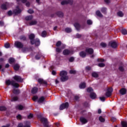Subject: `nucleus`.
<instances>
[{
	"label": "nucleus",
	"instance_id": "27",
	"mask_svg": "<svg viewBox=\"0 0 127 127\" xmlns=\"http://www.w3.org/2000/svg\"><path fill=\"white\" fill-rule=\"evenodd\" d=\"M92 76L94 78H98L99 77V73L96 72H92Z\"/></svg>",
	"mask_w": 127,
	"mask_h": 127
},
{
	"label": "nucleus",
	"instance_id": "37",
	"mask_svg": "<svg viewBox=\"0 0 127 127\" xmlns=\"http://www.w3.org/2000/svg\"><path fill=\"white\" fill-rule=\"evenodd\" d=\"M13 68L16 70L17 71L18 69H19V65L18 64H16L14 65Z\"/></svg>",
	"mask_w": 127,
	"mask_h": 127
},
{
	"label": "nucleus",
	"instance_id": "11",
	"mask_svg": "<svg viewBox=\"0 0 127 127\" xmlns=\"http://www.w3.org/2000/svg\"><path fill=\"white\" fill-rule=\"evenodd\" d=\"M13 78L14 80L17 82H22V81H23V79H22V78H21V77L18 75H15Z\"/></svg>",
	"mask_w": 127,
	"mask_h": 127
},
{
	"label": "nucleus",
	"instance_id": "33",
	"mask_svg": "<svg viewBox=\"0 0 127 127\" xmlns=\"http://www.w3.org/2000/svg\"><path fill=\"white\" fill-rule=\"evenodd\" d=\"M96 94H95L94 93H91L90 94V98L91 99H96Z\"/></svg>",
	"mask_w": 127,
	"mask_h": 127
},
{
	"label": "nucleus",
	"instance_id": "22",
	"mask_svg": "<svg viewBox=\"0 0 127 127\" xmlns=\"http://www.w3.org/2000/svg\"><path fill=\"white\" fill-rule=\"evenodd\" d=\"M16 109L17 110H19V111H21V110H23V109H24V107L21 105H19L16 107Z\"/></svg>",
	"mask_w": 127,
	"mask_h": 127
},
{
	"label": "nucleus",
	"instance_id": "4",
	"mask_svg": "<svg viewBox=\"0 0 127 127\" xmlns=\"http://www.w3.org/2000/svg\"><path fill=\"white\" fill-rule=\"evenodd\" d=\"M11 6V3H9L8 2H5V3L3 4L1 6V8L2 9L6 10L7 8H9Z\"/></svg>",
	"mask_w": 127,
	"mask_h": 127
},
{
	"label": "nucleus",
	"instance_id": "12",
	"mask_svg": "<svg viewBox=\"0 0 127 127\" xmlns=\"http://www.w3.org/2000/svg\"><path fill=\"white\" fill-rule=\"evenodd\" d=\"M25 125H26L23 127V125L20 123L18 125V127H30V122L26 121Z\"/></svg>",
	"mask_w": 127,
	"mask_h": 127
},
{
	"label": "nucleus",
	"instance_id": "41",
	"mask_svg": "<svg viewBox=\"0 0 127 127\" xmlns=\"http://www.w3.org/2000/svg\"><path fill=\"white\" fill-rule=\"evenodd\" d=\"M57 14L58 16H60V17H62V16H63V13L62 12H57Z\"/></svg>",
	"mask_w": 127,
	"mask_h": 127
},
{
	"label": "nucleus",
	"instance_id": "13",
	"mask_svg": "<svg viewBox=\"0 0 127 127\" xmlns=\"http://www.w3.org/2000/svg\"><path fill=\"white\" fill-rule=\"evenodd\" d=\"M34 37H35V35H34V34H31L29 36V38L31 40V44H34V43H33V41L35 40H34Z\"/></svg>",
	"mask_w": 127,
	"mask_h": 127
},
{
	"label": "nucleus",
	"instance_id": "35",
	"mask_svg": "<svg viewBox=\"0 0 127 127\" xmlns=\"http://www.w3.org/2000/svg\"><path fill=\"white\" fill-rule=\"evenodd\" d=\"M64 48H65V45H63V48L62 47L61 49H60L59 48H57L56 51H57V52L60 53V52H61V49H64Z\"/></svg>",
	"mask_w": 127,
	"mask_h": 127
},
{
	"label": "nucleus",
	"instance_id": "16",
	"mask_svg": "<svg viewBox=\"0 0 127 127\" xmlns=\"http://www.w3.org/2000/svg\"><path fill=\"white\" fill-rule=\"evenodd\" d=\"M80 120L81 123H82L83 124H87V123H88V120H87V119H86L84 117L80 118Z\"/></svg>",
	"mask_w": 127,
	"mask_h": 127
},
{
	"label": "nucleus",
	"instance_id": "15",
	"mask_svg": "<svg viewBox=\"0 0 127 127\" xmlns=\"http://www.w3.org/2000/svg\"><path fill=\"white\" fill-rule=\"evenodd\" d=\"M86 52L88 54H93L94 53V50L92 48L86 49Z\"/></svg>",
	"mask_w": 127,
	"mask_h": 127
},
{
	"label": "nucleus",
	"instance_id": "21",
	"mask_svg": "<svg viewBox=\"0 0 127 127\" xmlns=\"http://www.w3.org/2000/svg\"><path fill=\"white\" fill-rule=\"evenodd\" d=\"M31 92L33 94H36L38 92V88L37 87H34L32 89Z\"/></svg>",
	"mask_w": 127,
	"mask_h": 127
},
{
	"label": "nucleus",
	"instance_id": "58",
	"mask_svg": "<svg viewBox=\"0 0 127 127\" xmlns=\"http://www.w3.org/2000/svg\"><path fill=\"white\" fill-rule=\"evenodd\" d=\"M37 99H38V97L35 96L33 97L32 100L33 101H35L36 100H37Z\"/></svg>",
	"mask_w": 127,
	"mask_h": 127
},
{
	"label": "nucleus",
	"instance_id": "62",
	"mask_svg": "<svg viewBox=\"0 0 127 127\" xmlns=\"http://www.w3.org/2000/svg\"><path fill=\"white\" fill-rule=\"evenodd\" d=\"M119 70L120 71H124V67L123 66H120L119 67Z\"/></svg>",
	"mask_w": 127,
	"mask_h": 127
},
{
	"label": "nucleus",
	"instance_id": "50",
	"mask_svg": "<svg viewBox=\"0 0 127 127\" xmlns=\"http://www.w3.org/2000/svg\"><path fill=\"white\" fill-rule=\"evenodd\" d=\"M70 74H76V70H70L69 71Z\"/></svg>",
	"mask_w": 127,
	"mask_h": 127
},
{
	"label": "nucleus",
	"instance_id": "24",
	"mask_svg": "<svg viewBox=\"0 0 127 127\" xmlns=\"http://www.w3.org/2000/svg\"><path fill=\"white\" fill-rule=\"evenodd\" d=\"M79 55H80V57L84 58L86 57L87 54H86V52H81L79 53Z\"/></svg>",
	"mask_w": 127,
	"mask_h": 127
},
{
	"label": "nucleus",
	"instance_id": "14",
	"mask_svg": "<svg viewBox=\"0 0 127 127\" xmlns=\"http://www.w3.org/2000/svg\"><path fill=\"white\" fill-rule=\"evenodd\" d=\"M20 12H21V10L19 9L18 6H17L16 9L13 10V13H15V14H18V13H20Z\"/></svg>",
	"mask_w": 127,
	"mask_h": 127
},
{
	"label": "nucleus",
	"instance_id": "19",
	"mask_svg": "<svg viewBox=\"0 0 127 127\" xmlns=\"http://www.w3.org/2000/svg\"><path fill=\"white\" fill-rule=\"evenodd\" d=\"M120 93L121 95H126L127 94V89L126 88H122L120 90Z\"/></svg>",
	"mask_w": 127,
	"mask_h": 127
},
{
	"label": "nucleus",
	"instance_id": "52",
	"mask_svg": "<svg viewBox=\"0 0 127 127\" xmlns=\"http://www.w3.org/2000/svg\"><path fill=\"white\" fill-rule=\"evenodd\" d=\"M99 67H105V64L104 63H100L98 64Z\"/></svg>",
	"mask_w": 127,
	"mask_h": 127
},
{
	"label": "nucleus",
	"instance_id": "56",
	"mask_svg": "<svg viewBox=\"0 0 127 127\" xmlns=\"http://www.w3.org/2000/svg\"><path fill=\"white\" fill-rule=\"evenodd\" d=\"M33 118V115L32 114H30L29 116H28V119H32Z\"/></svg>",
	"mask_w": 127,
	"mask_h": 127
},
{
	"label": "nucleus",
	"instance_id": "59",
	"mask_svg": "<svg viewBox=\"0 0 127 127\" xmlns=\"http://www.w3.org/2000/svg\"><path fill=\"white\" fill-rule=\"evenodd\" d=\"M69 62H73V61H74V57H71L69 59Z\"/></svg>",
	"mask_w": 127,
	"mask_h": 127
},
{
	"label": "nucleus",
	"instance_id": "51",
	"mask_svg": "<svg viewBox=\"0 0 127 127\" xmlns=\"http://www.w3.org/2000/svg\"><path fill=\"white\" fill-rule=\"evenodd\" d=\"M101 46H102V47H106L107 46V44L105 43H101L100 44Z\"/></svg>",
	"mask_w": 127,
	"mask_h": 127
},
{
	"label": "nucleus",
	"instance_id": "7",
	"mask_svg": "<svg viewBox=\"0 0 127 127\" xmlns=\"http://www.w3.org/2000/svg\"><path fill=\"white\" fill-rule=\"evenodd\" d=\"M15 46L17 48H23V44L20 42L16 41L15 42Z\"/></svg>",
	"mask_w": 127,
	"mask_h": 127
},
{
	"label": "nucleus",
	"instance_id": "29",
	"mask_svg": "<svg viewBox=\"0 0 127 127\" xmlns=\"http://www.w3.org/2000/svg\"><path fill=\"white\" fill-rule=\"evenodd\" d=\"M18 97L17 96H15L14 97H12V96H11V102H15L16 101H18Z\"/></svg>",
	"mask_w": 127,
	"mask_h": 127
},
{
	"label": "nucleus",
	"instance_id": "3",
	"mask_svg": "<svg viewBox=\"0 0 127 127\" xmlns=\"http://www.w3.org/2000/svg\"><path fill=\"white\" fill-rule=\"evenodd\" d=\"M113 88L109 87L107 89V90L106 92L105 95L107 98H109V97H111L112 96V93H113Z\"/></svg>",
	"mask_w": 127,
	"mask_h": 127
},
{
	"label": "nucleus",
	"instance_id": "28",
	"mask_svg": "<svg viewBox=\"0 0 127 127\" xmlns=\"http://www.w3.org/2000/svg\"><path fill=\"white\" fill-rule=\"evenodd\" d=\"M117 15L120 17H123L124 16V13L122 11H119L117 12Z\"/></svg>",
	"mask_w": 127,
	"mask_h": 127
},
{
	"label": "nucleus",
	"instance_id": "42",
	"mask_svg": "<svg viewBox=\"0 0 127 127\" xmlns=\"http://www.w3.org/2000/svg\"><path fill=\"white\" fill-rule=\"evenodd\" d=\"M122 126L123 127H127V122H122Z\"/></svg>",
	"mask_w": 127,
	"mask_h": 127
},
{
	"label": "nucleus",
	"instance_id": "5",
	"mask_svg": "<svg viewBox=\"0 0 127 127\" xmlns=\"http://www.w3.org/2000/svg\"><path fill=\"white\" fill-rule=\"evenodd\" d=\"M69 107V104L67 102L65 103L62 104L60 107V110L62 111V110H64V109H67Z\"/></svg>",
	"mask_w": 127,
	"mask_h": 127
},
{
	"label": "nucleus",
	"instance_id": "53",
	"mask_svg": "<svg viewBox=\"0 0 127 127\" xmlns=\"http://www.w3.org/2000/svg\"><path fill=\"white\" fill-rule=\"evenodd\" d=\"M100 100H101L102 102H105V100H106V97H100Z\"/></svg>",
	"mask_w": 127,
	"mask_h": 127
},
{
	"label": "nucleus",
	"instance_id": "26",
	"mask_svg": "<svg viewBox=\"0 0 127 127\" xmlns=\"http://www.w3.org/2000/svg\"><path fill=\"white\" fill-rule=\"evenodd\" d=\"M44 101H45V98H44V97H40L38 101V103H43V102H44Z\"/></svg>",
	"mask_w": 127,
	"mask_h": 127
},
{
	"label": "nucleus",
	"instance_id": "8",
	"mask_svg": "<svg viewBox=\"0 0 127 127\" xmlns=\"http://www.w3.org/2000/svg\"><path fill=\"white\" fill-rule=\"evenodd\" d=\"M109 45L112 48H117V47H118V43H117V42L115 41L109 42Z\"/></svg>",
	"mask_w": 127,
	"mask_h": 127
},
{
	"label": "nucleus",
	"instance_id": "46",
	"mask_svg": "<svg viewBox=\"0 0 127 127\" xmlns=\"http://www.w3.org/2000/svg\"><path fill=\"white\" fill-rule=\"evenodd\" d=\"M87 91L88 93H92V92L93 91V88L89 87V88H87Z\"/></svg>",
	"mask_w": 127,
	"mask_h": 127
},
{
	"label": "nucleus",
	"instance_id": "31",
	"mask_svg": "<svg viewBox=\"0 0 127 127\" xmlns=\"http://www.w3.org/2000/svg\"><path fill=\"white\" fill-rule=\"evenodd\" d=\"M96 15L97 16H99V17H103V14H102V13L99 10L97 11L96 12Z\"/></svg>",
	"mask_w": 127,
	"mask_h": 127
},
{
	"label": "nucleus",
	"instance_id": "54",
	"mask_svg": "<svg viewBox=\"0 0 127 127\" xmlns=\"http://www.w3.org/2000/svg\"><path fill=\"white\" fill-rule=\"evenodd\" d=\"M9 46H10V45H9V43H6V44H5V45H4V47H5V48H9Z\"/></svg>",
	"mask_w": 127,
	"mask_h": 127
},
{
	"label": "nucleus",
	"instance_id": "44",
	"mask_svg": "<svg viewBox=\"0 0 127 127\" xmlns=\"http://www.w3.org/2000/svg\"><path fill=\"white\" fill-rule=\"evenodd\" d=\"M122 33L124 35H126V34H127V30L126 29H124L122 30Z\"/></svg>",
	"mask_w": 127,
	"mask_h": 127
},
{
	"label": "nucleus",
	"instance_id": "30",
	"mask_svg": "<svg viewBox=\"0 0 127 127\" xmlns=\"http://www.w3.org/2000/svg\"><path fill=\"white\" fill-rule=\"evenodd\" d=\"M19 93H20V92L19 91V90L18 89H13V93L15 94V95H18V94H19Z\"/></svg>",
	"mask_w": 127,
	"mask_h": 127
},
{
	"label": "nucleus",
	"instance_id": "45",
	"mask_svg": "<svg viewBox=\"0 0 127 127\" xmlns=\"http://www.w3.org/2000/svg\"><path fill=\"white\" fill-rule=\"evenodd\" d=\"M6 108L4 106L0 107V111H5Z\"/></svg>",
	"mask_w": 127,
	"mask_h": 127
},
{
	"label": "nucleus",
	"instance_id": "39",
	"mask_svg": "<svg viewBox=\"0 0 127 127\" xmlns=\"http://www.w3.org/2000/svg\"><path fill=\"white\" fill-rule=\"evenodd\" d=\"M47 35V32L46 31H43L42 32V37H46V36Z\"/></svg>",
	"mask_w": 127,
	"mask_h": 127
},
{
	"label": "nucleus",
	"instance_id": "63",
	"mask_svg": "<svg viewBox=\"0 0 127 127\" xmlns=\"http://www.w3.org/2000/svg\"><path fill=\"white\" fill-rule=\"evenodd\" d=\"M8 14L9 15H11L12 14V11H9L8 12Z\"/></svg>",
	"mask_w": 127,
	"mask_h": 127
},
{
	"label": "nucleus",
	"instance_id": "2",
	"mask_svg": "<svg viewBox=\"0 0 127 127\" xmlns=\"http://www.w3.org/2000/svg\"><path fill=\"white\" fill-rule=\"evenodd\" d=\"M6 85H11L13 87L15 88H18L19 87V84L18 83L15 82L14 80L10 81V80H6L5 81Z\"/></svg>",
	"mask_w": 127,
	"mask_h": 127
},
{
	"label": "nucleus",
	"instance_id": "64",
	"mask_svg": "<svg viewBox=\"0 0 127 127\" xmlns=\"http://www.w3.org/2000/svg\"><path fill=\"white\" fill-rule=\"evenodd\" d=\"M52 75H56V71H55V70H53L52 72Z\"/></svg>",
	"mask_w": 127,
	"mask_h": 127
},
{
	"label": "nucleus",
	"instance_id": "34",
	"mask_svg": "<svg viewBox=\"0 0 127 127\" xmlns=\"http://www.w3.org/2000/svg\"><path fill=\"white\" fill-rule=\"evenodd\" d=\"M65 31L67 33H70V32H72V29H71V28H66L65 29Z\"/></svg>",
	"mask_w": 127,
	"mask_h": 127
},
{
	"label": "nucleus",
	"instance_id": "25",
	"mask_svg": "<svg viewBox=\"0 0 127 127\" xmlns=\"http://www.w3.org/2000/svg\"><path fill=\"white\" fill-rule=\"evenodd\" d=\"M80 89H85L86 88V83L85 82H82L79 85Z\"/></svg>",
	"mask_w": 127,
	"mask_h": 127
},
{
	"label": "nucleus",
	"instance_id": "55",
	"mask_svg": "<svg viewBox=\"0 0 127 127\" xmlns=\"http://www.w3.org/2000/svg\"><path fill=\"white\" fill-rule=\"evenodd\" d=\"M87 24L91 25L93 23V22L91 20H88L87 21Z\"/></svg>",
	"mask_w": 127,
	"mask_h": 127
},
{
	"label": "nucleus",
	"instance_id": "57",
	"mask_svg": "<svg viewBox=\"0 0 127 127\" xmlns=\"http://www.w3.org/2000/svg\"><path fill=\"white\" fill-rule=\"evenodd\" d=\"M28 13L31 14V13H33V12H34V11H33V10L30 9L28 10Z\"/></svg>",
	"mask_w": 127,
	"mask_h": 127
},
{
	"label": "nucleus",
	"instance_id": "47",
	"mask_svg": "<svg viewBox=\"0 0 127 127\" xmlns=\"http://www.w3.org/2000/svg\"><path fill=\"white\" fill-rule=\"evenodd\" d=\"M99 121L100 122H101V123H104V122H105V119H104L103 117H99Z\"/></svg>",
	"mask_w": 127,
	"mask_h": 127
},
{
	"label": "nucleus",
	"instance_id": "6",
	"mask_svg": "<svg viewBox=\"0 0 127 127\" xmlns=\"http://www.w3.org/2000/svg\"><path fill=\"white\" fill-rule=\"evenodd\" d=\"M41 122L43 124L45 127H48V122H47V119L45 118H41Z\"/></svg>",
	"mask_w": 127,
	"mask_h": 127
},
{
	"label": "nucleus",
	"instance_id": "18",
	"mask_svg": "<svg viewBox=\"0 0 127 127\" xmlns=\"http://www.w3.org/2000/svg\"><path fill=\"white\" fill-rule=\"evenodd\" d=\"M34 44H35L36 46H39V45H40V41H39V39H37L33 41Z\"/></svg>",
	"mask_w": 127,
	"mask_h": 127
},
{
	"label": "nucleus",
	"instance_id": "23",
	"mask_svg": "<svg viewBox=\"0 0 127 127\" xmlns=\"http://www.w3.org/2000/svg\"><path fill=\"white\" fill-rule=\"evenodd\" d=\"M42 57V54H41V53H39L36 56L35 58L37 60H39L40 58Z\"/></svg>",
	"mask_w": 127,
	"mask_h": 127
},
{
	"label": "nucleus",
	"instance_id": "32",
	"mask_svg": "<svg viewBox=\"0 0 127 127\" xmlns=\"http://www.w3.org/2000/svg\"><path fill=\"white\" fill-rule=\"evenodd\" d=\"M37 24V21L36 20L32 21L29 23V25H35V24Z\"/></svg>",
	"mask_w": 127,
	"mask_h": 127
},
{
	"label": "nucleus",
	"instance_id": "10",
	"mask_svg": "<svg viewBox=\"0 0 127 127\" xmlns=\"http://www.w3.org/2000/svg\"><path fill=\"white\" fill-rule=\"evenodd\" d=\"M63 54L64 55H70V54H73V51L65 49L63 51Z\"/></svg>",
	"mask_w": 127,
	"mask_h": 127
},
{
	"label": "nucleus",
	"instance_id": "20",
	"mask_svg": "<svg viewBox=\"0 0 127 127\" xmlns=\"http://www.w3.org/2000/svg\"><path fill=\"white\" fill-rule=\"evenodd\" d=\"M38 81L39 83H40V84H44L45 85L47 84V82L44 81L43 79L40 78L38 80Z\"/></svg>",
	"mask_w": 127,
	"mask_h": 127
},
{
	"label": "nucleus",
	"instance_id": "38",
	"mask_svg": "<svg viewBox=\"0 0 127 127\" xmlns=\"http://www.w3.org/2000/svg\"><path fill=\"white\" fill-rule=\"evenodd\" d=\"M22 51L24 53H25V52H27V51H28V47L22 48Z\"/></svg>",
	"mask_w": 127,
	"mask_h": 127
},
{
	"label": "nucleus",
	"instance_id": "1",
	"mask_svg": "<svg viewBox=\"0 0 127 127\" xmlns=\"http://www.w3.org/2000/svg\"><path fill=\"white\" fill-rule=\"evenodd\" d=\"M61 77V81L62 82H65V81L68 80L69 77L67 75V71L63 70L61 71L60 73Z\"/></svg>",
	"mask_w": 127,
	"mask_h": 127
},
{
	"label": "nucleus",
	"instance_id": "43",
	"mask_svg": "<svg viewBox=\"0 0 127 127\" xmlns=\"http://www.w3.org/2000/svg\"><path fill=\"white\" fill-rule=\"evenodd\" d=\"M8 62L9 63H10V64L13 63V62H14V59L12 58H10L8 60Z\"/></svg>",
	"mask_w": 127,
	"mask_h": 127
},
{
	"label": "nucleus",
	"instance_id": "40",
	"mask_svg": "<svg viewBox=\"0 0 127 127\" xmlns=\"http://www.w3.org/2000/svg\"><path fill=\"white\" fill-rule=\"evenodd\" d=\"M101 11L103 12V13H106L107 12V8L103 7L101 9Z\"/></svg>",
	"mask_w": 127,
	"mask_h": 127
},
{
	"label": "nucleus",
	"instance_id": "48",
	"mask_svg": "<svg viewBox=\"0 0 127 127\" xmlns=\"http://www.w3.org/2000/svg\"><path fill=\"white\" fill-rule=\"evenodd\" d=\"M20 40H25L26 39V37L24 36H21L20 37Z\"/></svg>",
	"mask_w": 127,
	"mask_h": 127
},
{
	"label": "nucleus",
	"instance_id": "60",
	"mask_svg": "<svg viewBox=\"0 0 127 127\" xmlns=\"http://www.w3.org/2000/svg\"><path fill=\"white\" fill-rule=\"evenodd\" d=\"M17 119H19V120H21V115H18L16 117Z\"/></svg>",
	"mask_w": 127,
	"mask_h": 127
},
{
	"label": "nucleus",
	"instance_id": "61",
	"mask_svg": "<svg viewBox=\"0 0 127 127\" xmlns=\"http://www.w3.org/2000/svg\"><path fill=\"white\" fill-rule=\"evenodd\" d=\"M111 121L112 122H116L117 121V118L115 117H112Z\"/></svg>",
	"mask_w": 127,
	"mask_h": 127
},
{
	"label": "nucleus",
	"instance_id": "9",
	"mask_svg": "<svg viewBox=\"0 0 127 127\" xmlns=\"http://www.w3.org/2000/svg\"><path fill=\"white\" fill-rule=\"evenodd\" d=\"M68 3L72 4V3H73V0H64L61 2V4H62V5H64V4H68Z\"/></svg>",
	"mask_w": 127,
	"mask_h": 127
},
{
	"label": "nucleus",
	"instance_id": "49",
	"mask_svg": "<svg viewBox=\"0 0 127 127\" xmlns=\"http://www.w3.org/2000/svg\"><path fill=\"white\" fill-rule=\"evenodd\" d=\"M61 44H62L61 41H59L56 44V46H57L58 47H59V46H60Z\"/></svg>",
	"mask_w": 127,
	"mask_h": 127
},
{
	"label": "nucleus",
	"instance_id": "17",
	"mask_svg": "<svg viewBox=\"0 0 127 127\" xmlns=\"http://www.w3.org/2000/svg\"><path fill=\"white\" fill-rule=\"evenodd\" d=\"M74 27H75V28L77 30H79L80 28L81 27L80 24H79V23H78V22H75L74 24Z\"/></svg>",
	"mask_w": 127,
	"mask_h": 127
},
{
	"label": "nucleus",
	"instance_id": "36",
	"mask_svg": "<svg viewBox=\"0 0 127 127\" xmlns=\"http://www.w3.org/2000/svg\"><path fill=\"white\" fill-rule=\"evenodd\" d=\"M32 18H33V17L32 16V15L27 16L25 17V19L26 20H31V19H32Z\"/></svg>",
	"mask_w": 127,
	"mask_h": 127
}]
</instances>
